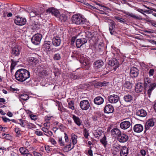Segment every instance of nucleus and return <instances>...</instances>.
Returning <instances> with one entry per match:
<instances>
[{"label": "nucleus", "mask_w": 156, "mask_h": 156, "mask_svg": "<svg viewBox=\"0 0 156 156\" xmlns=\"http://www.w3.org/2000/svg\"><path fill=\"white\" fill-rule=\"evenodd\" d=\"M15 76L17 80L23 82L29 77V72L25 69H21L16 71Z\"/></svg>", "instance_id": "1"}, {"label": "nucleus", "mask_w": 156, "mask_h": 156, "mask_svg": "<svg viewBox=\"0 0 156 156\" xmlns=\"http://www.w3.org/2000/svg\"><path fill=\"white\" fill-rule=\"evenodd\" d=\"M156 87V84L155 83H151L150 78L147 77L144 78V88L146 90H147V94L149 98L150 97L152 90Z\"/></svg>", "instance_id": "2"}, {"label": "nucleus", "mask_w": 156, "mask_h": 156, "mask_svg": "<svg viewBox=\"0 0 156 156\" xmlns=\"http://www.w3.org/2000/svg\"><path fill=\"white\" fill-rule=\"evenodd\" d=\"M73 23L77 25L82 24L85 23V19L81 16L78 15H73L72 18Z\"/></svg>", "instance_id": "3"}, {"label": "nucleus", "mask_w": 156, "mask_h": 156, "mask_svg": "<svg viewBox=\"0 0 156 156\" xmlns=\"http://www.w3.org/2000/svg\"><path fill=\"white\" fill-rule=\"evenodd\" d=\"M78 59L80 63L84 66L88 65L89 64V58L83 55H79Z\"/></svg>", "instance_id": "4"}, {"label": "nucleus", "mask_w": 156, "mask_h": 156, "mask_svg": "<svg viewBox=\"0 0 156 156\" xmlns=\"http://www.w3.org/2000/svg\"><path fill=\"white\" fill-rule=\"evenodd\" d=\"M42 38V35L39 34H35L31 39V41L34 44L37 45L39 44Z\"/></svg>", "instance_id": "5"}, {"label": "nucleus", "mask_w": 156, "mask_h": 156, "mask_svg": "<svg viewBox=\"0 0 156 156\" xmlns=\"http://www.w3.org/2000/svg\"><path fill=\"white\" fill-rule=\"evenodd\" d=\"M125 120L121 122L120 124V128L123 129H126L129 128L131 126V120L129 119H126Z\"/></svg>", "instance_id": "6"}, {"label": "nucleus", "mask_w": 156, "mask_h": 156, "mask_svg": "<svg viewBox=\"0 0 156 156\" xmlns=\"http://www.w3.org/2000/svg\"><path fill=\"white\" fill-rule=\"evenodd\" d=\"M15 23L17 25L22 26L24 25L26 23V19L25 18L20 17L19 16H16V19L14 20Z\"/></svg>", "instance_id": "7"}, {"label": "nucleus", "mask_w": 156, "mask_h": 156, "mask_svg": "<svg viewBox=\"0 0 156 156\" xmlns=\"http://www.w3.org/2000/svg\"><path fill=\"white\" fill-rule=\"evenodd\" d=\"M128 136L125 133H121L117 138L118 140L121 143H124L129 140Z\"/></svg>", "instance_id": "8"}, {"label": "nucleus", "mask_w": 156, "mask_h": 156, "mask_svg": "<svg viewBox=\"0 0 156 156\" xmlns=\"http://www.w3.org/2000/svg\"><path fill=\"white\" fill-rule=\"evenodd\" d=\"M119 97L117 95L113 94L108 97V101L112 104L117 103L119 100Z\"/></svg>", "instance_id": "9"}, {"label": "nucleus", "mask_w": 156, "mask_h": 156, "mask_svg": "<svg viewBox=\"0 0 156 156\" xmlns=\"http://www.w3.org/2000/svg\"><path fill=\"white\" fill-rule=\"evenodd\" d=\"M80 105L82 110H86L89 108L90 105L88 100H84L80 101Z\"/></svg>", "instance_id": "10"}, {"label": "nucleus", "mask_w": 156, "mask_h": 156, "mask_svg": "<svg viewBox=\"0 0 156 156\" xmlns=\"http://www.w3.org/2000/svg\"><path fill=\"white\" fill-rule=\"evenodd\" d=\"M52 45L51 41H46L43 45V48L47 51H49L52 50Z\"/></svg>", "instance_id": "11"}, {"label": "nucleus", "mask_w": 156, "mask_h": 156, "mask_svg": "<svg viewBox=\"0 0 156 156\" xmlns=\"http://www.w3.org/2000/svg\"><path fill=\"white\" fill-rule=\"evenodd\" d=\"M87 42L86 39L82 38L78 39L76 41V45L78 48H80L83 44L86 43Z\"/></svg>", "instance_id": "12"}, {"label": "nucleus", "mask_w": 156, "mask_h": 156, "mask_svg": "<svg viewBox=\"0 0 156 156\" xmlns=\"http://www.w3.org/2000/svg\"><path fill=\"white\" fill-rule=\"evenodd\" d=\"M47 11L57 17H58L60 14L58 11L54 8H51L48 9Z\"/></svg>", "instance_id": "13"}, {"label": "nucleus", "mask_w": 156, "mask_h": 156, "mask_svg": "<svg viewBox=\"0 0 156 156\" xmlns=\"http://www.w3.org/2000/svg\"><path fill=\"white\" fill-rule=\"evenodd\" d=\"M108 65L112 66H114L113 69L115 70L119 67V63L118 62L117 60L115 58H113L112 60H110L108 63Z\"/></svg>", "instance_id": "14"}, {"label": "nucleus", "mask_w": 156, "mask_h": 156, "mask_svg": "<svg viewBox=\"0 0 156 156\" xmlns=\"http://www.w3.org/2000/svg\"><path fill=\"white\" fill-rule=\"evenodd\" d=\"M154 120L153 119H148L146 123L145 128V131L150 129V127L154 126Z\"/></svg>", "instance_id": "15"}, {"label": "nucleus", "mask_w": 156, "mask_h": 156, "mask_svg": "<svg viewBox=\"0 0 156 156\" xmlns=\"http://www.w3.org/2000/svg\"><path fill=\"white\" fill-rule=\"evenodd\" d=\"M111 133L113 137H117L118 138L121 133V132L119 129L117 128H114L112 129Z\"/></svg>", "instance_id": "16"}, {"label": "nucleus", "mask_w": 156, "mask_h": 156, "mask_svg": "<svg viewBox=\"0 0 156 156\" xmlns=\"http://www.w3.org/2000/svg\"><path fill=\"white\" fill-rule=\"evenodd\" d=\"M41 13L37 9L34 8H32L30 10V17H34L35 16H39Z\"/></svg>", "instance_id": "17"}, {"label": "nucleus", "mask_w": 156, "mask_h": 156, "mask_svg": "<svg viewBox=\"0 0 156 156\" xmlns=\"http://www.w3.org/2000/svg\"><path fill=\"white\" fill-rule=\"evenodd\" d=\"M139 74L138 70L135 67H133L130 69V75L133 78L137 76Z\"/></svg>", "instance_id": "18"}, {"label": "nucleus", "mask_w": 156, "mask_h": 156, "mask_svg": "<svg viewBox=\"0 0 156 156\" xmlns=\"http://www.w3.org/2000/svg\"><path fill=\"white\" fill-rule=\"evenodd\" d=\"M143 126L139 124H136L133 127V130L136 133H140L143 130Z\"/></svg>", "instance_id": "19"}, {"label": "nucleus", "mask_w": 156, "mask_h": 156, "mask_svg": "<svg viewBox=\"0 0 156 156\" xmlns=\"http://www.w3.org/2000/svg\"><path fill=\"white\" fill-rule=\"evenodd\" d=\"M104 110L105 113H112L113 112L114 108L111 105L108 104L106 105L105 107Z\"/></svg>", "instance_id": "20"}, {"label": "nucleus", "mask_w": 156, "mask_h": 156, "mask_svg": "<svg viewBox=\"0 0 156 156\" xmlns=\"http://www.w3.org/2000/svg\"><path fill=\"white\" fill-rule=\"evenodd\" d=\"M61 40L59 37H54L52 39L53 44L56 47L59 46L61 44Z\"/></svg>", "instance_id": "21"}, {"label": "nucleus", "mask_w": 156, "mask_h": 156, "mask_svg": "<svg viewBox=\"0 0 156 156\" xmlns=\"http://www.w3.org/2000/svg\"><path fill=\"white\" fill-rule=\"evenodd\" d=\"M104 101V99L100 96H98L96 97L94 101V104L98 105L102 104L103 103Z\"/></svg>", "instance_id": "22"}, {"label": "nucleus", "mask_w": 156, "mask_h": 156, "mask_svg": "<svg viewBox=\"0 0 156 156\" xmlns=\"http://www.w3.org/2000/svg\"><path fill=\"white\" fill-rule=\"evenodd\" d=\"M128 153V149L125 146L122 147L121 148V156H127Z\"/></svg>", "instance_id": "23"}, {"label": "nucleus", "mask_w": 156, "mask_h": 156, "mask_svg": "<svg viewBox=\"0 0 156 156\" xmlns=\"http://www.w3.org/2000/svg\"><path fill=\"white\" fill-rule=\"evenodd\" d=\"M104 65V63L101 60H98L94 62V65L97 69L101 68Z\"/></svg>", "instance_id": "24"}, {"label": "nucleus", "mask_w": 156, "mask_h": 156, "mask_svg": "<svg viewBox=\"0 0 156 156\" xmlns=\"http://www.w3.org/2000/svg\"><path fill=\"white\" fill-rule=\"evenodd\" d=\"M115 23L114 22H111L109 24V30L111 35L114 34L115 32Z\"/></svg>", "instance_id": "25"}, {"label": "nucleus", "mask_w": 156, "mask_h": 156, "mask_svg": "<svg viewBox=\"0 0 156 156\" xmlns=\"http://www.w3.org/2000/svg\"><path fill=\"white\" fill-rule=\"evenodd\" d=\"M143 89L142 83H138L135 87V90L136 92L140 93L142 91Z\"/></svg>", "instance_id": "26"}, {"label": "nucleus", "mask_w": 156, "mask_h": 156, "mask_svg": "<svg viewBox=\"0 0 156 156\" xmlns=\"http://www.w3.org/2000/svg\"><path fill=\"white\" fill-rule=\"evenodd\" d=\"M133 96L131 94H127L125 95L123 99L126 102H130L133 101Z\"/></svg>", "instance_id": "27"}, {"label": "nucleus", "mask_w": 156, "mask_h": 156, "mask_svg": "<svg viewBox=\"0 0 156 156\" xmlns=\"http://www.w3.org/2000/svg\"><path fill=\"white\" fill-rule=\"evenodd\" d=\"M147 114L145 111L143 109H141L137 111L136 112V115L138 116L141 117H144Z\"/></svg>", "instance_id": "28"}, {"label": "nucleus", "mask_w": 156, "mask_h": 156, "mask_svg": "<svg viewBox=\"0 0 156 156\" xmlns=\"http://www.w3.org/2000/svg\"><path fill=\"white\" fill-rule=\"evenodd\" d=\"M38 60L36 58L31 57L30 58V65L34 66L38 62Z\"/></svg>", "instance_id": "29"}, {"label": "nucleus", "mask_w": 156, "mask_h": 156, "mask_svg": "<svg viewBox=\"0 0 156 156\" xmlns=\"http://www.w3.org/2000/svg\"><path fill=\"white\" fill-rule=\"evenodd\" d=\"M72 118L75 123L78 126H80L81 124V120L78 117L74 115H73Z\"/></svg>", "instance_id": "30"}, {"label": "nucleus", "mask_w": 156, "mask_h": 156, "mask_svg": "<svg viewBox=\"0 0 156 156\" xmlns=\"http://www.w3.org/2000/svg\"><path fill=\"white\" fill-rule=\"evenodd\" d=\"M20 153L24 155V156H28L29 153L28 150L25 148L21 147L20 148Z\"/></svg>", "instance_id": "31"}, {"label": "nucleus", "mask_w": 156, "mask_h": 156, "mask_svg": "<svg viewBox=\"0 0 156 156\" xmlns=\"http://www.w3.org/2000/svg\"><path fill=\"white\" fill-rule=\"evenodd\" d=\"M20 53V51L18 48L14 47L12 51V54L15 56H18Z\"/></svg>", "instance_id": "32"}, {"label": "nucleus", "mask_w": 156, "mask_h": 156, "mask_svg": "<svg viewBox=\"0 0 156 156\" xmlns=\"http://www.w3.org/2000/svg\"><path fill=\"white\" fill-rule=\"evenodd\" d=\"M103 131L101 129H98L94 131V136L96 138H99L101 135Z\"/></svg>", "instance_id": "33"}, {"label": "nucleus", "mask_w": 156, "mask_h": 156, "mask_svg": "<svg viewBox=\"0 0 156 156\" xmlns=\"http://www.w3.org/2000/svg\"><path fill=\"white\" fill-rule=\"evenodd\" d=\"M42 130L44 132L46 133V134L44 133V134L48 136H49L52 135V132L51 131H49L48 128L43 127L42 128Z\"/></svg>", "instance_id": "34"}, {"label": "nucleus", "mask_w": 156, "mask_h": 156, "mask_svg": "<svg viewBox=\"0 0 156 156\" xmlns=\"http://www.w3.org/2000/svg\"><path fill=\"white\" fill-rule=\"evenodd\" d=\"M124 13L127 15L136 19L140 20L142 19L141 17L140 16H136L132 13L129 12H125Z\"/></svg>", "instance_id": "35"}, {"label": "nucleus", "mask_w": 156, "mask_h": 156, "mask_svg": "<svg viewBox=\"0 0 156 156\" xmlns=\"http://www.w3.org/2000/svg\"><path fill=\"white\" fill-rule=\"evenodd\" d=\"M83 34L88 39L93 37L94 35L89 31H87L83 33Z\"/></svg>", "instance_id": "36"}, {"label": "nucleus", "mask_w": 156, "mask_h": 156, "mask_svg": "<svg viewBox=\"0 0 156 156\" xmlns=\"http://www.w3.org/2000/svg\"><path fill=\"white\" fill-rule=\"evenodd\" d=\"M71 136L73 144L74 145H75L77 143V136L73 133L72 134Z\"/></svg>", "instance_id": "37"}, {"label": "nucleus", "mask_w": 156, "mask_h": 156, "mask_svg": "<svg viewBox=\"0 0 156 156\" xmlns=\"http://www.w3.org/2000/svg\"><path fill=\"white\" fill-rule=\"evenodd\" d=\"M58 17L59 20L62 22H65L67 19V17L65 14L60 15Z\"/></svg>", "instance_id": "38"}, {"label": "nucleus", "mask_w": 156, "mask_h": 156, "mask_svg": "<svg viewBox=\"0 0 156 156\" xmlns=\"http://www.w3.org/2000/svg\"><path fill=\"white\" fill-rule=\"evenodd\" d=\"M83 4L86 6V8L90 9L91 10H93L94 9H97V8L96 7L92 6L89 3L86 2L85 1L84 2Z\"/></svg>", "instance_id": "39"}, {"label": "nucleus", "mask_w": 156, "mask_h": 156, "mask_svg": "<svg viewBox=\"0 0 156 156\" xmlns=\"http://www.w3.org/2000/svg\"><path fill=\"white\" fill-rule=\"evenodd\" d=\"M132 84L130 82L126 81L124 84V86L126 88L130 89L132 87Z\"/></svg>", "instance_id": "40"}, {"label": "nucleus", "mask_w": 156, "mask_h": 156, "mask_svg": "<svg viewBox=\"0 0 156 156\" xmlns=\"http://www.w3.org/2000/svg\"><path fill=\"white\" fill-rule=\"evenodd\" d=\"M101 143L105 147L106 145L107 144V141L106 140V136L104 135V137L100 140Z\"/></svg>", "instance_id": "41"}, {"label": "nucleus", "mask_w": 156, "mask_h": 156, "mask_svg": "<svg viewBox=\"0 0 156 156\" xmlns=\"http://www.w3.org/2000/svg\"><path fill=\"white\" fill-rule=\"evenodd\" d=\"M47 75V72L45 70H44L39 73V76L41 78H43Z\"/></svg>", "instance_id": "42"}, {"label": "nucleus", "mask_w": 156, "mask_h": 156, "mask_svg": "<svg viewBox=\"0 0 156 156\" xmlns=\"http://www.w3.org/2000/svg\"><path fill=\"white\" fill-rule=\"evenodd\" d=\"M11 70H13L15 67V66L16 65L17 63L19 62V61H15L13 59L11 60Z\"/></svg>", "instance_id": "43"}, {"label": "nucleus", "mask_w": 156, "mask_h": 156, "mask_svg": "<svg viewBox=\"0 0 156 156\" xmlns=\"http://www.w3.org/2000/svg\"><path fill=\"white\" fill-rule=\"evenodd\" d=\"M29 98V96L26 94H22L20 95V98L24 101H26L28 100Z\"/></svg>", "instance_id": "44"}, {"label": "nucleus", "mask_w": 156, "mask_h": 156, "mask_svg": "<svg viewBox=\"0 0 156 156\" xmlns=\"http://www.w3.org/2000/svg\"><path fill=\"white\" fill-rule=\"evenodd\" d=\"M53 58L55 60H59L61 58L60 55L58 53L55 54L54 55Z\"/></svg>", "instance_id": "45"}, {"label": "nucleus", "mask_w": 156, "mask_h": 156, "mask_svg": "<svg viewBox=\"0 0 156 156\" xmlns=\"http://www.w3.org/2000/svg\"><path fill=\"white\" fill-rule=\"evenodd\" d=\"M32 112L30 111V118L32 120H35L37 119V116L36 115L32 114Z\"/></svg>", "instance_id": "46"}, {"label": "nucleus", "mask_w": 156, "mask_h": 156, "mask_svg": "<svg viewBox=\"0 0 156 156\" xmlns=\"http://www.w3.org/2000/svg\"><path fill=\"white\" fill-rule=\"evenodd\" d=\"M74 101H71L68 103L69 107L72 109L73 110L74 109Z\"/></svg>", "instance_id": "47"}, {"label": "nucleus", "mask_w": 156, "mask_h": 156, "mask_svg": "<svg viewBox=\"0 0 156 156\" xmlns=\"http://www.w3.org/2000/svg\"><path fill=\"white\" fill-rule=\"evenodd\" d=\"M108 82L106 81H104L102 82L98 83L97 85L99 86H105L107 85Z\"/></svg>", "instance_id": "48"}, {"label": "nucleus", "mask_w": 156, "mask_h": 156, "mask_svg": "<svg viewBox=\"0 0 156 156\" xmlns=\"http://www.w3.org/2000/svg\"><path fill=\"white\" fill-rule=\"evenodd\" d=\"M136 10L137 11L140 12L141 13H142L145 16H146V15L144 13H143V12L146 13L148 12L147 10L144 11L142 9H140V8H136Z\"/></svg>", "instance_id": "49"}, {"label": "nucleus", "mask_w": 156, "mask_h": 156, "mask_svg": "<svg viewBox=\"0 0 156 156\" xmlns=\"http://www.w3.org/2000/svg\"><path fill=\"white\" fill-rule=\"evenodd\" d=\"M115 18L116 20H118L120 23H123L125 21V20L121 18H120V17L118 16H115Z\"/></svg>", "instance_id": "50"}, {"label": "nucleus", "mask_w": 156, "mask_h": 156, "mask_svg": "<svg viewBox=\"0 0 156 156\" xmlns=\"http://www.w3.org/2000/svg\"><path fill=\"white\" fill-rule=\"evenodd\" d=\"M74 146V145L73 144V146L72 147L71 144L70 143L69 145L66 146V147L68 148L69 151L71 150L72 149H73Z\"/></svg>", "instance_id": "51"}, {"label": "nucleus", "mask_w": 156, "mask_h": 156, "mask_svg": "<svg viewBox=\"0 0 156 156\" xmlns=\"http://www.w3.org/2000/svg\"><path fill=\"white\" fill-rule=\"evenodd\" d=\"M58 143L61 146H63L65 145L64 142L62 141V137H59Z\"/></svg>", "instance_id": "52"}, {"label": "nucleus", "mask_w": 156, "mask_h": 156, "mask_svg": "<svg viewBox=\"0 0 156 156\" xmlns=\"http://www.w3.org/2000/svg\"><path fill=\"white\" fill-rule=\"evenodd\" d=\"M15 131L17 134V136H19L21 135L20 133V131L18 128H16L15 129Z\"/></svg>", "instance_id": "53"}, {"label": "nucleus", "mask_w": 156, "mask_h": 156, "mask_svg": "<svg viewBox=\"0 0 156 156\" xmlns=\"http://www.w3.org/2000/svg\"><path fill=\"white\" fill-rule=\"evenodd\" d=\"M154 70L153 69H150L148 72V74L150 76H152L153 75L154 73Z\"/></svg>", "instance_id": "54"}, {"label": "nucleus", "mask_w": 156, "mask_h": 156, "mask_svg": "<svg viewBox=\"0 0 156 156\" xmlns=\"http://www.w3.org/2000/svg\"><path fill=\"white\" fill-rule=\"evenodd\" d=\"M147 151L144 149H142L140 151V153L142 156H145Z\"/></svg>", "instance_id": "55"}, {"label": "nucleus", "mask_w": 156, "mask_h": 156, "mask_svg": "<svg viewBox=\"0 0 156 156\" xmlns=\"http://www.w3.org/2000/svg\"><path fill=\"white\" fill-rule=\"evenodd\" d=\"M71 78L74 80L77 79L79 78V76H78L74 74H73V73H72L71 74Z\"/></svg>", "instance_id": "56"}, {"label": "nucleus", "mask_w": 156, "mask_h": 156, "mask_svg": "<svg viewBox=\"0 0 156 156\" xmlns=\"http://www.w3.org/2000/svg\"><path fill=\"white\" fill-rule=\"evenodd\" d=\"M84 136L86 139L89 136V133L87 130L86 129H84Z\"/></svg>", "instance_id": "57"}, {"label": "nucleus", "mask_w": 156, "mask_h": 156, "mask_svg": "<svg viewBox=\"0 0 156 156\" xmlns=\"http://www.w3.org/2000/svg\"><path fill=\"white\" fill-rule=\"evenodd\" d=\"M3 138H4V139H5L7 140H10L12 138L11 136L9 134H6L5 137Z\"/></svg>", "instance_id": "58"}, {"label": "nucleus", "mask_w": 156, "mask_h": 156, "mask_svg": "<svg viewBox=\"0 0 156 156\" xmlns=\"http://www.w3.org/2000/svg\"><path fill=\"white\" fill-rule=\"evenodd\" d=\"M35 133L37 136H42L43 135L42 132L40 131H36Z\"/></svg>", "instance_id": "59"}, {"label": "nucleus", "mask_w": 156, "mask_h": 156, "mask_svg": "<svg viewBox=\"0 0 156 156\" xmlns=\"http://www.w3.org/2000/svg\"><path fill=\"white\" fill-rule=\"evenodd\" d=\"M2 119L3 121L5 122H9L11 121V120L6 117H2Z\"/></svg>", "instance_id": "60"}, {"label": "nucleus", "mask_w": 156, "mask_h": 156, "mask_svg": "<svg viewBox=\"0 0 156 156\" xmlns=\"http://www.w3.org/2000/svg\"><path fill=\"white\" fill-rule=\"evenodd\" d=\"M44 127H46V128L48 129L50 126V123L48 122L44 123Z\"/></svg>", "instance_id": "61"}, {"label": "nucleus", "mask_w": 156, "mask_h": 156, "mask_svg": "<svg viewBox=\"0 0 156 156\" xmlns=\"http://www.w3.org/2000/svg\"><path fill=\"white\" fill-rule=\"evenodd\" d=\"M64 134L65 135L64 138L65 141L66 142H67L69 141V139L67 134L66 133H64Z\"/></svg>", "instance_id": "62"}, {"label": "nucleus", "mask_w": 156, "mask_h": 156, "mask_svg": "<svg viewBox=\"0 0 156 156\" xmlns=\"http://www.w3.org/2000/svg\"><path fill=\"white\" fill-rule=\"evenodd\" d=\"M91 147H90V149L88 151V153L90 156H93L92 151L91 149Z\"/></svg>", "instance_id": "63"}, {"label": "nucleus", "mask_w": 156, "mask_h": 156, "mask_svg": "<svg viewBox=\"0 0 156 156\" xmlns=\"http://www.w3.org/2000/svg\"><path fill=\"white\" fill-rule=\"evenodd\" d=\"M33 154L34 156H42L40 154L35 152H34Z\"/></svg>", "instance_id": "64"}]
</instances>
